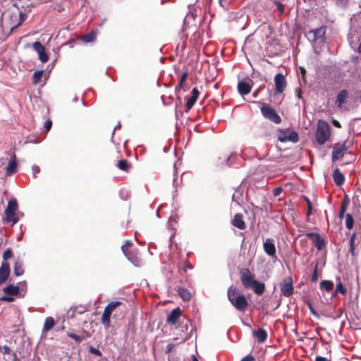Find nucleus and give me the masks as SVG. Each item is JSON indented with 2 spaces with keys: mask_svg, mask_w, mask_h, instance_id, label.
<instances>
[{
  "mask_svg": "<svg viewBox=\"0 0 361 361\" xmlns=\"http://www.w3.org/2000/svg\"><path fill=\"white\" fill-rule=\"evenodd\" d=\"M281 192H282L281 188H276L274 190V195L275 196H278L281 194Z\"/></svg>",
  "mask_w": 361,
  "mask_h": 361,
  "instance_id": "603ef678",
  "label": "nucleus"
},
{
  "mask_svg": "<svg viewBox=\"0 0 361 361\" xmlns=\"http://www.w3.org/2000/svg\"><path fill=\"white\" fill-rule=\"evenodd\" d=\"M319 279V276H318V274H317V264L315 265L314 267V272H313V274L312 276V281L315 282L318 280Z\"/></svg>",
  "mask_w": 361,
  "mask_h": 361,
  "instance_id": "a19ab883",
  "label": "nucleus"
},
{
  "mask_svg": "<svg viewBox=\"0 0 361 361\" xmlns=\"http://www.w3.org/2000/svg\"><path fill=\"white\" fill-rule=\"evenodd\" d=\"M238 89L241 95H245L250 92L251 85L249 82L240 81L238 82Z\"/></svg>",
  "mask_w": 361,
  "mask_h": 361,
  "instance_id": "f3484780",
  "label": "nucleus"
},
{
  "mask_svg": "<svg viewBox=\"0 0 361 361\" xmlns=\"http://www.w3.org/2000/svg\"><path fill=\"white\" fill-rule=\"evenodd\" d=\"M261 112L266 118L270 120L274 123L279 124L281 121L280 116L276 114V111L269 106H262L261 108Z\"/></svg>",
  "mask_w": 361,
  "mask_h": 361,
  "instance_id": "39448f33",
  "label": "nucleus"
},
{
  "mask_svg": "<svg viewBox=\"0 0 361 361\" xmlns=\"http://www.w3.org/2000/svg\"><path fill=\"white\" fill-rule=\"evenodd\" d=\"M263 247L265 253L272 259L276 258V250L274 240L272 238H267L263 243Z\"/></svg>",
  "mask_w": 361,
  "mask_h": 361,
  "instance_id": "1a4fd4ad",
  "label": "nucleus"
},
{
  "mask_svg": "<svg viewBox=\"0 0 361 361\" xmlns=\"http://www.w3.org/2000/svg\"><path fill=\"white\" fill-rule=\"evenodd\" d=\"M354 225V220L351 214H347L345 215V226L348 229H351Z\"/></svg>",
  "mask_w": 361,
  "mask_h": 361,
  "instance_id": "2f4dec72",
  "label": "nucleus"
},
{
  "mask_svg": "<svg viewBox=\"0 0 361 361\" xmlns=\"http://www.w3.org/2000/svg\"><path fill=\"white\" fill-rule=\"evenodd\" d=\"M121 249L124 255L135 266L140 265V260L139 259V258L137 256H135L133 253L128 252L126 245H123L121 247Z\"/></svg>",
  "mask_w": 361,
  "mask_h": 361,
  "instance_id": "4468645a",
  "label": "nucleus"
},
{
  "mask_svg": "<svg viewBox=\"0 0 361 361\" xmlns=\"http://www.w3.org/2000/svg\"><path fill=\"white\" fill-rule=\"evenodd\" d=\"M348 97V92L346 90H341L337 95L336 104L338 107H341Z\"/></svg>",
  "mask_w": 361,
  "mask_h": 361,
  "instance_id": "393cba45",
  "label": "nucleus"
},
{
  "mask_svg": "<svg viewBox=\"0 0 361 361\" xmlns=\"http://www.w3.org/2000/svg\"><path fill=\"white\" fill-rule=\"evenodd\" d=\"M18 207V203L16 199L9 200L7 207L4 211L5 217L4 218V221L11 223V226L16 224L19 220V216L23 215L20 212H17Z\"/></svg>",
  "mask_w": 361,
  "mask_h": 361,
  "instance_id": "f03ea898",
  "label": "nucleus"
},
{
  "mask_svg": "<svg viewBox=\"0 0 361 361\" xmlns=\"http://www.w3.org/2000/svg\"><path fill=\"white\" fill-rule=\"evenodd\" d=\"M232 224L235 227H236L240 230H244L246 227L245 223L243 221V215L240 214H236L234 216V218L232 220Z\"/></svg>",
  "mask_w": 361,
  "mask_h": 361,
  "instance_id": "2eb2a0df",
  "label": "nucleus"
},
{
  "mask_svg": "<svg viewBox=\"0 0 361 361\" xmlns=\"http://www.w3.org/2000/svg\"><path fill=\"white\" fill-rule=\"evenodd\" d=\"M193 361H198V360L197 359V357H193Z\"/></svg>",
  "mask_w": 361,
  "mask_h": 361,
  "instance_id": "0e129e2a",
  "label": "nucleus"
},
{
  "mask_svg": "<svg viewBox=\"0 0 361 361\" xmlns=\"http://www.w3.org/2000/svg\"><path fill=\"white\" fill-rule=\"evenodd\" d=\"M305 201L307 202V216H310L312 213V204L310 201V200L307 197H305Z\"/></svg>",
  "mask_w": 361,
  "mask_h": 361,
  "instance_id": "c03bdc74",
  "label": "nucleus"
},
{
  "mask_svg": "<svg viewBox=\"0 0 361 361\" xmlns=\"http://www.w3.org/2000/svg\"><path fill=\"white\" fill-rule=\"evenodd\" d=\"M68 336L71 338H73V339H74L77 343H80L82 341V339H83V338L82 336H78L77 334H75L73 333H68Z\"/></svg>",
  "mask_w": 361,
  "mask_h": 361,
  "instance_id": "ea45409f",
  "label": "nucleus"
},
{
  "mask_svg": "<svg viewBox=\"0 0 361 361\" xmlns=\"http://www.w3.org/2000/svg\"><path fill=\"white\" fill-rule=\"evenodd\" d=\"M0 300L6 301V302H13L14 300V298H13V295H8L2 296L0 298Z\"/></svg>",
  "mask_w": 361,
  "mask_h": 361,
  "instance_id": "37998d69",
  "label": "nucleus"
},
{
  "mask_svg": "<svg viewBox=\"0 0 361 361\" xmlns=\"http://www.w3.org/2000/svg\"><path fill=\"white\" fill-rule=\"evenodd\" d=\"M337 293H340L342 295H345L347 293V290L343 287L342 283L341 282L337 283L336 291L334 293V295H336Z\"/></svg>",
  "mask_w": 361,
  "mask_h": 361,
  "instance_id": "72a5a7b5",
  "label": "nucleus"
},
{
  "mask_svg": "<svg viewBox=\"0 0 361 361\" xmlns=\"http://www.w3.org/2000/svg\"><path fill=\"white\" fill-rule=\"evenodd\" d=\"M16 156L13 155V159L10 161L6 168V175L10 176L17 172V163L15 160Z\"/></svg>",
  "mask_w": 361,
  "mask_h": 361,
  "instance_id": "412c9836",
  "label": "nucleus"
},
{
  "mask_svg": "<svg viewBox=\"0 0 361 361\" xmlns=\"http://www.w3.org/2000/svg\"><path fill=\"white\" fill-rule=\"evenodd\" d=\"M32 173H33L34 176H36V174H37V173H39V171H40V169H39V167L38 166H37V165H34V166H32Z\"/></svg>",
  "mask_w": 361,
  "mask_h": 361,
  "instance_id": "09e8293b",
  "label": "nucleus"
},
{
  "mask_svg": "<svg viewBox=\"0 0 361 361\" xmlns=\"http://www.w3.org/2000/svg\"><path fill=\"white\" fill-rule=\"evenodd\" d=\"M187 268L191 269L190 266H187Z\"/></svg>",
  "mask_w": 361,
  "mask_h": 361,
  "instance_id": "69168bd1",
  "label": "nucleus"
},
{
  "mask_svg": "<svg viewBox=\"0 0 361 361\" xmlns=\"http://www.w3.org/2000/svg\"><path fill=\"white\" fill-rule=\"evenodd\" d=\"M347 149L345 142L335 144L332 150V161H336L343 158Z\"/></svg>",
  "mask_w": 361,
  "mask_h": 361,
  "instance_id": "423d86ee",
  "label": "nucleus"
},
{
  "mask_svg": "<svg viewBox=\"0 0 361 361\" xmlns=\"http://www.w3.org/2000/svg\"><path fill=\"white\" fill-rule=\"evenodd\" d=\"M281 292L286 297H289L293 293V281L290 277H286L280 284Z\"/></svg>",
  "mask_w": 361,
  "mask_h": 361,
  "instance_id": "0eeeda50",
  "label": "nucleus"
},
{
  "mask_svg": "<svg viewBox=\"0 0 361 361\" xmlns=\"http://www.w3.org/2000/svg\"><path fill=\"white\" fill-rule=\"evenodd\" d=\"M10 266L8 262H1L0 267V286L5 283L10 276Z\"/></svg>",
  "mask_w": 361,
  "mask_h": 361,
  "instance_id": "ddd939ff",
  "label": "nucleus"
},
{
  "mask_svg": "<svg viewBox=\"0 0 361 361\" xmlns=\"http://www.w3.org/2000/svg\"><path fill=\"white\" fill-rule=\"evenodd\" d=\"M307 236L312 241L318 250H322L324 247L325 242L320 235L315 233H308Z\"/></svg>",
  "mask_w": 361,
  "mask_h": 361,
  "instance_id": "9b49d317",
  "label": "nucleus"
},
{
  "mask_svg": "<svg viewBox=\"0 0 361 361\" xmlns=\"http://www.w3.org/2000/svg\"><path fill=\"white\" fill-rule=\"evenodd\" d=\"M199 96V91L196 87H194L192 90V97L187 100L186 108L188 110L192 109L195 105Z\"/></svg>",
  "mask_w": 361,
  "mask_h": 361,
  "instance_id": "dca6fc26",
  "label": "nucleus"
},
{
  "mask_svg": "<svg viewBox=\"0 0 361 361\" xmlns=\"http://www.w3.org/2000/svg\"><path fill=\"white\" fill-rule=\"evenodd\" d=\"M253 336L257 339L259 343L264 342L267 338V333L263 329L253 331Z\"/></svg>",
  "mask_w": 361,
  "mask_h": 361,
  "instance_id": "6ab92c4d",
  "label": "nucleus"
},
{
  "mask_svg": "<svg viewBox=\"0 0 361 361\" xmlns=\"http://www.w3.org/2000/svg\"><path fill=\"white\" fill-rule=\"evenodd\" d=\"M24 273L23 263L18 259L14 264V274L17 276H22Z\"/></svg>",
  "mask_w": 361,
  "mask_h": 361,
  "instance_id": "5701e85b",
  "label": "nucleus"
},
{
  "mask_svg": "<svg viewBox=\"0 0 361 361\" xmlns=\"http://www.w3.org/2000/svg\"><path fill=\"white\" fill-rule=\"evenodd\" d=\"M90 352L96 355H99V356L102 355L100 350L94 347H90Z\"/></svg>",
  "mask_w": 361,
  "mask_h": 361,
  "instance_id": "49530a36",
  "label": "nucleus"
},
{
  "mask_svg": "<svg viewBox=\"0 0 361 361\" xmlns=\"http://www.w3.org/2000/svg\"><path fill=\"white\" fill-rule=\"evenodd\" d=\"M97 34L94 31H92L90 33L82 36V40L84 42L88 43L95 40Z\"/></svg>",
  "mask_w": 361,
  "mask_h": 361,
  "instance_id": "c756f323",
  "label": "nucleus"
},
{
  "mask_svg": "<svg viewBox=\"0 0 361 361\" xmlns=\"http://www.w3.org/2000/svg\"><path fill=\"white\" fill-rule=\"evenodd\" d=\"M121 305V302L120 301H115V302H111L110 303H109L106 307L104 308V311L108 313H109L110 314H112L113 311L117 307H118L119 305Z\"/></svg>",
  "mask_w": 361,
  "mask_h": 361,
  "instance_id": "c85d7f7f",
  "label": "nucleus"
},
{
  "mask_svg": "<svg viewBox=\"0 0 361 361\" xmlns=\"http://www.w3.org/2000/svg\"><path fill=\"white\" fill-rule=\"evenodd\" d=\"M250 288H252L255 293L262 295L264 291L265 286L264 283L256 281Z\"/></svg>",
  "mask_w": 361,
  "mask_h": 361,
  "instance_id": "a878e982",
  "label": "nucleus"
},
{
  "mask_svg": "<svg viewBox=\"0 0 361 361\" xmlns=\"http://www.w3.org/2000/svg\"><path fill=\"white\" fill-rule=\"evenodd\" d=\"M310 310H311V312H312V314H314L317 315L316 312L312 309V307H310Z\"/></svg>",
  "mask_w": 361,
  "mask_h": 361,
  "instance_id": "bf43d9fd",
  "label": "nucleus"
},
{
  "mask_svg": "<svg viewBox=\"0 0 361 361\" xmlns=\"http://www.w3.org/2000/svg\"><path fill=\"white\" fill-rule=\"evenodd\" d=\"M20 288L18 286L8 285L4 288V292L6 295H15L19 293Z\"/></svg>",
  "mask_w": 361,
  "mask_h": 361,
  "instance_id": "b1692460",
  "label": "nucleus"
},
{
  "mask_svg": "<svg viewBox=\"0 0 361 361\" xmlns=\"http://www.w3.org/2000/svg\"><path fill=\"white\" fill-rule=\"evenodd\" d=\"M178 293L183 300L188 301L191 298L190 293L184 288H179L178 290Z\"/></svg>",
  "mask_w": 361,
  "mask_h": 361,
  "instance_id": "bb28decb",
  "label": "nucleus"
},
{
  "mask_svg": "<svg viewBox=\"0 0 361 361\" xmlns=\"http://www.w3.org/2000/svg\"><path fill=\"white\" fill-rule=\"evenodd\" d=\"M345 212V206H342L341 208L340 212H339V217L340 218H342Z\"/></svg>",
  "mask_w": 361,
  "mask_h": 361,
  "instance_id": "864d4df0",
  "label": "nucleus"
},
{
  "mask_svg": "<svg viewBox=\"0 0 361 361\" xmlns=\"http://www.w3.org/2000/svg\"><path fill=\"white\" fill-rule=\"evenodd\" d=\"M13 257V252L11 249H7L2 255V262H8L7 260Z\"/></svg>",
  "mask_w": 361,
  "mask_h": 361,
  "instance_id": "c9c22d12",
  "label": "nucleus"
},
{
  "mask_svg": "<svg viewBox=\"0 0 361 361\" xmlns=\"http://www.w3.org/2000/svg\"><path fill=\"white\" fill-rule=\"evenodd\" d=\"M180 316V309L176 308L171 311V312L168 315L166 321L168 323L174 324L178 321Z\"/></svg>",
  "mask_w": 361,
  "mask_h": 361,
  "instance_id": "a211bd4d",
  "label": "nucleus"
},
{
  "mask_svg": "<svg viewBox=\"0 0 361 361\" xmlns=\"http://www.w3.org/2000/svg\"><path fill=\"white\" fill-rule=\"evenodd\" d=\"M333 178L337 185H341L345 181L344 176L338 169H336L333 173Z\"/></svg>",
  "mask_w": 361,
  "mask_h": 361,
  "instance_id": "aec40b11",
  "label": "nucleus"
},
{
  "mask_svg": "<svg viewBox=\"0 0 361 361\" xmlns=\"http://www.w3.org/2000/svg\"><path fill=\"white\" fill-rule=\"evenodd\" d=\"M118 167L123 171H127L130 166L128 164V161L125 159L120 160L117 164Z\"/></svg>",
  "mask_w": 361,
  "mask_h": 361,
  "instance_id": "f704fd0d",
  "label": "nucleus"
},
{
  "mask_svg": "<svg viewBox=\"0 0 361 361\" xmlns=\"http://www.w3.org/2000/svg\"><path fill=\"white\" fill-rule=\"evenodd\" d=\"M274 3L278 8V9L280 11V12L283 13L284 9L283 5L279 1H275Z\"/></svg>",
  "mask_w": 361,
  "mask_h": 361,
  "instance_id": "a18cd8bd",
  "label": "nucleus"
},
{
  "mask_svg": "<svg viewBox=\"0 0 361 361\" xmlns=\"http://www.w3.org/2000/svg\"><path fill=\"white\" fill-rule=\"evenodd\" d=\"M240 274L243 285L246 288H250L256 280L253 279L250 270L248 269H242Z\"/></svg>",
  "mask_w": 361,
  "mask_h": 361,
  "instance_id": "6e6552de",
  "label": "nucleus"
},
{
  "mask_svg": "<svg viewBox=\"0 0 361 361\" xmlns=\"http://www.w3.org/2000/svg\"><path fill=\"white\" fill-rule=\"evenodd\" d=\"M333 124L334 126H335L336 127H338V128H340L341 127V125L339 123V122L336 120H334L333 121Z\"/></svg>",
  "mask_w": 361,
  "mask_h": 361,
  "instance_id": "4d7b16f0",
  "label": "nucleus"
},
{
  "mask_svg": "<svg viewBox=\"0 0 361 361\" xmlns=\"http://www.w3.org/2000/svg\"><path fill=\"white\" fill-rule=\"evenodd\" d=\"M255 360V358L252 355H248L245 357H244L241 361H254Z\"/></svg>",
  "mask_w": 361,
  "mask_h": 361,
  "instance_id": "3c124183",
  "label": "nucleus"
},
{
  "mask_svg": "<svg viewBox=\"0 0 361 361\" xmlns=\"http://www.w3.org/2000/svg\"><path fill=\"white\" fill-rule=\"evenodd\" d=\"M287 141L293 142H297L298 141V135L295 131L289 132L288 137H286Z\"/></svg>",
  "mask_w": 361,
  "mask_h": 361,
  "instance_id": "473e14b6",
  "label": "nucleus"
},
{
  "mask_svg": "<svg viewBox=\"0 0 361 361\" xmlns=\"http://www.w3.org/2000/svg\"><path fill=\"white\" fill-rule=\"evenodd\" d=\"M350 252L351 253L352 255H354V254H355V246L354 247H350Z\"/></svg>",
  "mask_w": 361,
  "mask_h": 361,
  "instance_id": "13d9d810",
  "label": "nucleus"
},
{
  "mask_svg": "<svg viewBox=\"0 0 361 361\" xmlns=\"http://www.w3.org/2000/svg\"><path fill=\"white\" fill-rule=\"evenodd\" d=\"M326 33V28L324 26H322L315 30H312L307 32V37L309 40H311L315 43L324 42V35Z\"/></svg>",
  "mask_w": 361,
  "mask_h": 361,
  "instance_id": "20e7f679",
  "label": "nucleus"
},
{
  "mask_svg": "<svg viewBox=\"0 0 361 361\" xmlns=\"http://www.w3.org/2000/svg\"><path fill=\"white\" fill-rule=\"evenodd\" d=\"M288 134L285 130H280L278 135V140L281 142H287Z\"/></svg>",
  "mask_w": 361,
  "mask_h": 361,
  "instance_id": "4c0bfd02",
  "label": "nucleus"
},
{
  "mask_svg": "<svg viewBox=\"0 0 361 361\" xmlns=\"http://www.w3.org/2000/svg\"><path fill=\"white\" fill-rule=\"evenodd\" d=\"M51 126H52V122L51 121L48 120L45 122L44 127H45L47 131H49L51 129Z\"/></svg>",
  "mask_w": 361,
  "mask_h": 361,
  "instance_id": "8fccbe9b",
  "label": "nucleus"
},
{
  "mask_svg": "<svg viewBox=\"0 0 361 361\" xmlns=\"http://www.w3.org/2000/svg\"><path fill=\"white\" fill-rule=\"evenodd\" d=\"M12 355H13V360H12V361H20V359L18 357V356H17V355H16V353H13L12 354Z\"/></svg>",
  "mask_w": 361,
  "mask_h": 361,
  "instance_id": "6e6d98bb",
  "label": "nucleus"
},
{
  "mask_svg": "<svg viewBox=\"0 0 361 361\" xmlns=\"http://www.w3.org/2000/svg\"><path fill=\"white\" fill-rule=\"evenodd\" d=\"M305 70L304 68H301V73L305 74Z\"/></svg>",
  "mask_w": 361,
  "mask_h": 361,
  "instance_id": "680f3d73",
  "label": "nucleus"
},
{
  "mask_svg": "<svg viewBox=\"0 0 361 361\" xmlns=\"http://www.w3.org/2000/svg\"><path fill=\"white\" fill-rule=\"evenodd\" d=\"M111 315L109 313L106 312H105L104 310V312L102 314V323L103 324V325L105 326L106 329H109L111 326V320H110V317H111Z\"/></svg>",
  "mask_w": 361,
  "mask_h": 361,
  "instance_id": "cd10ccee",
  "label": "nucleus"
},
{
  "mask_svg": "<svg viewBox=\"0 0 361 361\" xmlns=\"http://www.w3.org/2000/svg\"><path fill=\"white\" fill-rule=\"evenodd\" d=\"M330 136V126L324 121L319 120L316 131L317 141L319 145L324 144Z\"/></svg>",
  "mask_w": 361,
  "mask_h": 361,
  "instance_id": "7ed1b4c3",
  "label": "nucleus"
},
{
  "mask_svg": "<svg viewBox=\"0 0 361 361\" xmlns=\"http://www.w3.org/2000/svg\"><path fill=\"white\" fill-rule=\"evenodd\" d=\"M315 361H328V360L326 357L317 356L315 359Z\"/></svg>",
  "mask_w": 361,
  "mask_h": 361,
  "instance_id": "5fc2aeb1",
  "label": "nucleus"
},
{
  "mask_svg": "<svg viewBox=\"0 0 361 361\" xmlns=\"http://www.w3.org/2000/svg\"><path fill=\"white\" fill-rule=\"evenodd\" d=\"M0 350L2 351L3 354H11V350L9 346L8 345H4L2 347H0Z\"/></svg>",
  "mask_w": 361,
  "mask_h": 361,
  "instance_id": "79ce46f5",
  "label": "nucleus"
},
{
  "mask_svg": "<svg viewBox=\"0 0 361 361\" xmlns=\"http://www.w3.org/2000/svg\"><path fill=\"white\" fill-rule=\"evenodd\" d=\"M132 243L130 242V241H126V245H130Z\"/></svg>",
  "mask_w": 361,
  "mask_h": 361,
  "instance_id": "e2e57ef3",
  "label": "nucleus"
},
{
  "mask_svg": "<svg viewBox=\"0 0 361 361\" xmlns=\"http://www.w3.org/2000/svg\"><path fill=\"white\" fill-rule=\"evenodd\" d=\"M188 77V73L185 72L182 76L180 77V79L179 80L178 85H177L176 88L181 89L183 87V83L185 82L186 78Z\"/></svg>",
  "mask_w": 361,
  "mask_h": 361,
  "instance_id": "58836bf2",
  "label": "nucleus"
},
{
  "mask_svg": "<svg viewBox=\"0 0 361 361\" xmlns=\"http://www.w3.org/2000/svg\"><path fill=\"white\" fill-rule=\"evenodd\" d=\"M228 298L233 306L238 311L243 312L248 306L245 297L240 294L237 289L233 286L228 289Z\"/></svg>",
  "mask_w": 361,
  "mask_h": 361,
  "instance_id": "f257e3e1",
  "label": "nucleus"
},
{
  "mask_svg": "<svg viewBox=\"0 0 361 361\" xmlns=\"http://www.w3.org/2000/svg\"><path fill=\"white\" fill-rule=\"evenodd\" d=\"M54 325H55L54 319L51 317H47L44 321V326L42 329V332L43 333L48 332L49 331H50L51 329H53Z\"/></svg>",
  "mask_w": 361,
  "mask_h": 361,
  "instance_id": "4be33fe9",
  "label": "nucleus"
},
{
  "mask_svg": "<svg viewBox=\"0 0 361 361\" xmlns=\"http://www.w3.org/2000/svg\"><path fill=\"white\" fill-rule=\"evenodd\" d=\"M333 287L334 283L331 281L324 280L322 281L320 283V288L326 290V291L332 290Z\"/></svg>",
  "mask_w": 361,
  "mask_h": 361,
  "instance_id": "7c9ffc66",
  "label": "nucleus"
},
{
  "mask_svg": "<svg viewBox=\"0 0 361 361\" xmlns=\"http://www.w3.org/2000/svg\"><path fill=\"white\" fill-rule=\"evenodd\" d=\"M34 50L38 54L39 59L42 63H46L49 60V56L45 51L44 47L39 42H35L32 44Z\"/></svg>",
  "mask_w": 361,
  "mask_h": 361,
  "instance_id": "9d476101",
  "label": "nucleus"
},
{
  "mask_svg": "<svg viewBox=\"0 0 361 361\" xmlns=\"http://www.w3.org/2000/svg\"><path fill=\"white\" fill-rule=\"evenodd\" d=\"M355 239H356V233H353L350 238V247L355 246Z\"/></svg>",
  "mask_w": 361,
  "mask_h": 361,
  "instance_id": "de8ad7c7",
  "label": "nucleus"
},
{
  "mask_svg": "<svg viewBox=\"0 0 361 361\" xmlns=\"http://www.w3.org/2000/svg\"><path fill=\"white\" fill-rule=\"evenodd\" d=\"M358 51L361 54V43L360 44L358 47Z\"/></svg>",
  "mask_w": 361,
  "mask_h": 361,
  "instance_id": "052dcab7",
  "label": "nucleus"
},
{
  "mask_svg": "<svg viewBox=\"0 0 361 361\" xmlns=\"http://www.w3.org/2000/svg\"><path fill=\"white\" fill-rule=\"evenodd\" d=\"M43 75L42 71H36L33 74V83L37 84Z\"/></svg>",
  "mask_w": 361,
  "mask_h": 361,
  "instance_id": "e433bc0d",
  "label": "nucleus"
},
{
  "mask_svg": "<svg viewBox=\"0 0 361 361\" xmlns=\"http://www.w3.org/2000/svg\"><path fill=\"white\" fill-rule=\"evenodd\" d=\"M274 82L276 92L279 93L283 92L286 87V82L283 75L281 73L276 74L274 77Z\"/></svg>",
  "mask_w": 361,
  "mask_h": 361,
  "instance_id": "f8f14e48",
  "label": "nucleus"
}]
</instances>
